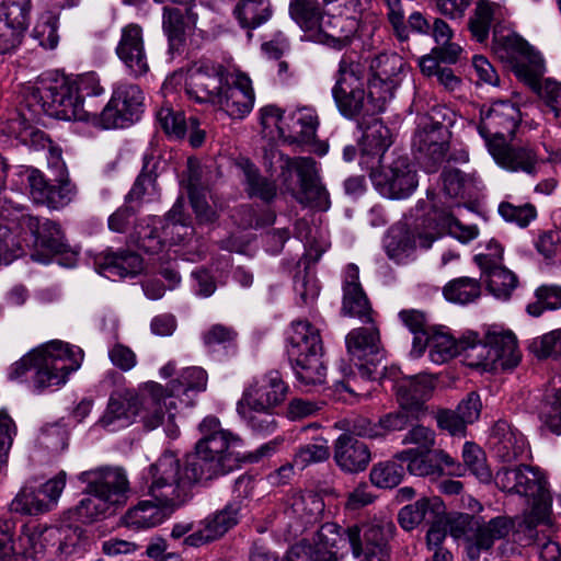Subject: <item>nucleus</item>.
Masks as SVG:
<instances>
[{"instance_id":"48","label":"nucleus","mask_w":561,"mask_h":561,"mask_svg":"<svg viewBox=\"0 0 561 561\" xmlns=\"http://www.w3.org/2000/svg\"><path fill=\"white\" fill-rule=\"evenodd\" d=\"M234 15L243 28L254 30L272 16L271 0H239Z\"/></svg>"},{"instance_id":"28","label":"nucleus","mask_w":561,"mask_h":561,"mask_svg":"<svg viewBox=\"0 0 561 561\" xmlns=\"http://www.w3.org/2000/svg\"><path fill=\"white\" fill-rule=\"evenodd\" d=\"M424 351L428 348V357L434 364H444L468 350H474L478 334L469 332L456 341L446 328L433 327L424 333Z\"/></svg>"},{"instance_id":"41","label":"nucleus","mask_w":561,"mask_h":561,"mask_svg":"<svg viewBox=\"0 0 561 561\" xmlns=\"http://www.w3.org/2000/svg\"><path fill=\"white\" fill-rule=\"evenodd\" d=\"M434 386V378L427 374L403 377L397 383V396L401 408L420 411Z\"/></svg>"},{"instance_id":"38","label":"nucleus","mask_w":561,"mask_h":561,"mask_svg":"<svg viewBox=\"0 0 561 561\" xmlns=\"http://www.w3.org/2000/svg\"><path fill=\"white\" fill-rule=\"evenodd\" d=\"M324 510L322 499L314 492H296L287 500L285 515L293 520L295 531L316 522Z\"/></svg>"},{"instance_id":"23","label":"nucleus","mask_w":561,"mask_h":561,"mask_svg":"<svg viewBox=\"0 0 561 561\" xmlns=\"http://www.w3.org/2000/svg\"><path fill=\"white\" fill-rule=\"evenodd\" d=\"M288 386L277 370H270L254 377L244 388L237 404H245L254 409H275L287 396Z\"/></svg>"},{"instance_id":"45","label":"nucleus","mask_w":561,"mask_h":561,"mask_svg":"<svg viewBox=\"0 0 561 561\" xmlns=\"http://www.w3.org/2000/svg\"><path fill=\"white\" fill-rule=\"evenodd\" d=\"M542 426L556 435H561V377L553 378L546 389L539 405Z\"/></svg>"},{"instance_id":"47","label":"nucleus","mask_w":561,"mask_h":561,"mask_svg":"<svg viewBox=\"0 0 561 561\" xmlns=\"http://www.w3.org/2000/svg\"><path fill=\"white\" fill-rule=\"evenodd\" d=\"M156 164L153 158L145 156L142 170L127 195L128 202H153L158 198Z\"/></svg>"},{"instance_id":"34","label":"nucleus","mask_w":561,"mask_h":561,"mask_svg":"<svg viewBox=\"0 0 561 561\" xmlns=\"http://www.w3.org/2000/svg\"><path fill=\"white\" fill-rule=\"evenodd\" d=\"M488 150L496 164L507 171L528 174L536 172L538 158L529 147H513L506 140H496L489 142Z\"/></svg>"},{"instance_id":"21","label":"nucleus","mask_w":561,"mask_h":561,"mask_svg":"<svg viewBox=\"0 0 561 561\" xmlns=\"http://www.w3.org/2000/svg\"><path fill=\"white\" fill-rule=\"evenodd\" d=\"M520 119V111L515 104L496 101L481 110L478 131L488 147L490 141H503L513 136Z\"/></svg>"},{"instance_id":"26","label":"nucleus","mask_w":561,"mask_h":561,"mask_svg":"<svg viewBox=\"0 0 561 561\" xmlns=\"http://www.w3.org/2000/svg\"><path fill=\"white\" fill-rule=\"evenodd\" d=\"M363 130L359 139V164L363 169L371 171L380 168L382 158L392 145V134L381 119L374 118L369 123H360Z\"/></svg>"},{"instance_id":"39","label":"nucleus","mask_w":561,"mask_h":561,"mask_svg":"<svg viewBox=\"0 0 561 561\" xmlns=\"http://www.w3.org/2000/svg\"><path fill=\"white\" fill-rule=\"evenodd\" d=\"M512 528V520L505 516H496L488 523L478 518L472 542L467 547L469 558L477 559L481 550H489L495 540L505 538Z\"/></svg>"},{"instance_id":"57","label":"nucleus","mask_w":561,"mask_h":561,"mask_svg":"<svg viewBox=\"0 0 561 561\" xmlns=\"http://www.w3.org/2000/svg\"><path fill=\"white\" fill-rule=\"evenodd\" d=\"M396 456L393 459L379 462L370 470V481L374 485L381 489H391L397 486L403 479L405 469Z\"/></svg>"},{"instance_id":"7","label":"nucleus","mask_w":561,"mask_h":561,"mask_svg":"<svg viewBox=\"0 0 561 561\" xmlns=\"http://www.w3.org/2000/svg\"><path fill=\"white\" fill-rule=\"evenodd\" d=\"M287 355L300 386L322 385L327 377L320 331L307 320L293 321L287 336Z\"/></svg>"},{"instance_id":"16","label":"nucleus","mask_w":561,"mask_h":561,"mask_svg":"<svg viewBox=\"0 0 561 561\" xmlns=\"http://www.w3.org/2000/svg\"><path fill=\"white\" fill-rule=\"evenodd\" d=\"M65 486V471L59 472L39 486L26 483L11 501L9 510L12 513L30 516L47 513L57 506Z\"/></svg>"},{"instance_id":"32","label":"nucleus","mask_w":561,"mask_h":561,"mask_svg":"<svg viewBox=\"0 0 561 561\" xmlns=\"http://www.w3.org/2000/svg\"><path fill=\"white\" fill-rule=\"evenodd\" d=\"M319 116L312 106H298L286 117V127L280 128V137L297 145H312L317 138Z\"/></svg>"},{"instance_id":"9","label":"nucleus","mask_w":561,"mask_h":561,"mask_svg":"<svg viewBox=\"0 0 561 561\" xmlns=\"http://www.w3.org/2000/svg\"><path fill=\"white\" fill-rule=\"evenodd\" d=\"M495 483L502 491L531 500L530 510L524 519L528 528L549 520L551 497L546 488L547 482L538 469L528 466L503 467L495 474Z\"/></svg>"},{"instance_id":"30","label":"nucleus","mask_w":561,"mask_h":561,"mask_svg":"<svg viewBox=\"0 0 561 561\" xmlns=\"http://www.w3.org/2000/svg\"><path fill=\"white\" fill-rule=\"evenodd\" d=\"M373 77L368 81L370 85L379 91L387 93L385 100L392 99L394 90L402 81L407 70V62L397 53L379 54L371 62Z\"/></svg>"},{"instance_id":"43","label":"nucleus","mask_w":561,"mask_h":561,"mask_svg":"<svg viewBox=\"0 0 561 561\" xmlns=\"http://www.w3.org/2000/svg\"><path fill=\"white\" fill-rule=\"evenodd\" d=\"M503 16L502 7L489 0H478L469 18L468 26L471 36L479 43H485L491 25Z\"/></svg>"},{"instance_id":"25","label":"nucleus","mask_w":561,"mask_h":561,"mask_svg":"<svg viewBox=\"0 0 561 561\" xmlns=\"http://www.w3.org/2000/svg\"><path fill=\"white\" fill-rule=\"evenodd\" d=\"M255 93L250 77L243 72L236 71L230 73L226 84L219 94V106L229 117L242 119L253 110Z\"/></svg>"},{"instance_id":"18","label":"nucleus","mask_w":561,"mask_h":561,"mask_svg":"<svg viewBox=\"0 0 561 561\" xmlns=\"http://www.w3.org/2000/svg\"><path fill=\"white\" fill-rule=\"evenodd\" d=\"M344 548L341 527L327 523L317 533L313 545L305 540L294 545L284 561H339V553Z\"/></svg>"},{"instance_id":"6","label":"nucleus","mask_w":561,"mask_h":561,"mask_svg":"<svg viewBox=\"0 0 561 561\" xmlns=\"http://www.w3.org/2000/svg\"><path fill=\"white\" fill-rule=\"evenodd\" d=\"M142 490L153 500L163 501L174 507L190 497L192 486L201 482L196 470L188 465L187 457L181 462L175 454L165 451L142 473Z\"/></svg>"},{"instance_id":"37","label":"nucleus","mask_w":561,"mask_h":561,"mask_svg":"<svg viewBox=\"0 0 561 561\" xmlns=\"http://www.w3.org/2000/svg\"><path fill=\"white\" fill-rule=\"evenodd\" d=\"M99 274L108 279H121L135 276L142 270L141 257L130 251H106L100 253L94 261Z\"/></svg>"},{"instance_id":"15","label":"nucleus","mask_w":561,"mask_h":561,"mask_svg":"<svg viewBox=\"0 0 561 561\" xmlns=\"http://www.w3.org/2000/svg\"><path fill=\"white\" fill-rule=\"evenodd\" d=\"M144 94L133 83H117L112 96L100 114H93L94 126L111 129L125 128L136 121L142 112Z\"/></svg>"},{"instance_id":"29","label":"nucleus","mask_w":561,"mask_h":561,"mask_svg":"<svg viewBox=\"0 0 561 561\" xmlns=\"http://www.w3.org/2000/svg\"><path fill=\"white\" fill-rule=\"evenodd\" d=\"M431 231L417 234L419 245L428 249L442 232H448L462 243H467L478 237L476 226L461 225L448 208H433L428 214Z\"/></svg>"},{"instance_id":"11","label":"nucleus","mask_w":561,"mask_h":561,"mask_svg":"<svg viewBox=\"0 0 561 561\" xmlns=\"http://www.w3.org/2000/svg\"><path fill=\"white\" fill-rule=\"evenodd\" d=\"M280 169L286 188L298 203L319 210L330 207L329 193L320 183L317 162L312 158H283Z\"/></svg>"},{"instance_id":"3","label":"nucleus","mask_w":561,"mask_h":561,"mask_svg":"<svg viewBox=\"0 0 561 561\" xmlns=\"http://www.w3.org/2000/svg\"><path fill=\"white\" fill-rule=\"evenodd\" d=\"M13 228L32 237L31 257L35 262L48 264L69 248L59 224L16 209L7 225L0 224V264H9L21 254L22 243L13 236Z\"/></svg>"},{"instance_id":"51","label":"nucleus","mask_w":561,"mask_h":561,"mask_svg":"<svg viewBox=\"0 0 561 561\" xmlns=\"http://www.w3.org/2000/svg\"><path fill=\"white\" fill-rule=\"evenodd\" d=\"M444 297L454 304L467 305L481 295V284L472 277H459L448 282L443 288Z\"/></svg>"},{"instance_id":"20","label":"nucleus","mask_w":561,"mask_h":561,"mask_svg":"<svg viewBox=\"0 0 561 561\" xmlns=\"http://www.w3.org/2000/svg\"><path fill=\"white\" fill-rule=\"evenodd\" d=\"M449 131L447 126L425 117L421 121L413 140L412 147L416 159L430 170L445 160L448 150Z\"/></svg>"},{"instance_id":"62","label":"nucleus","mask_w":561,"mask_h":561,"mask_svg":"<svg viewBox=\"0 0 561 561\" xmlns=\"http://www.w3.org/2000/svg\"><path fill=\"white\" fill-rule=\"evenodd\" d=\"M44 549L42 531L35 526H23L18 539L15 556L22 554L26 559L37 560L43 554Z\"/></svg>"},{"instance_id":"50","label":"nucleus","mask_w":561,"mask_h":561,"mask_svg":"<svg viewBox=\"0 0 561 561\" xmlns=\"http://www.w3.org/2000/svg\"><path fill=\"white\" fill-rule=\"evenodd\" d=\"M289 14L300 28L316 32L325 12L317 0H290Z\"/></svg>"},{"instance_id":"53","label":"nucleus","mask_w":561,"mask_h":561,"mask_svg":"<svg viewBox=\"0 0 561 561\" xmlns=\"http://www.w3.org/2000/svg\"><path fill=\"white\" fill-rule=\"evenodd\" d=\"M188 193L193 210L201 222H213L217 217V213L209 205L206 191L196 187L198 175L192 160H188Z\"/></svg>"},{"instance_id":"14","label":"nucleus","mask_w":561,"mask_h":561,"mask_svg":"<svg viewBox=\"0 0 561 561\" xmlns=\"http://www.w3.org/2000/svg\"><path fill=\"white\" fill-rule=\"evenodd\" d=\"M394 530L392 522L379 520L341 528V535L345 538V545L348 542L351 546L355 558L364 556L363 561H389L388 542Z\"/></svg>"},{"instance_id":"5","label":"nucleus","mask_w":561,"mask_h":561,"mask_svg":"<svg viewBox=\"0 0 561 561\" xmlns=\"http://www.w3.org/2000/svg\"><path fill=\"white\" fill-rule=\"evenodd\" d=\"M163 396L164 387L154 381L147 382L140 393L131 389L114 392L98 424L116 432L129 426L139 415L147 430H154L162 422L160 400Z\"/></svg>"},{"instance_id":"55","label":"nucleus","mask_w":561,"mask_h":561,"mask_svg":"<svg viewBox=\"0 0 561 561\" xmlns=\"http://www.w3.org/2000/svg\"><path fill=\"white\" fill-rule=\"evenodd\" d=\"M489 291L497 299L507 300L517 287L516 275L501 265L483 272Z\"/></svg>"},{"instance_id":"64","label":"nucleus","mask_w":561,"mask_h":561,"mask_svg":"<svg viewBox=\"0 0 561 561\" xmlns=\"http://www.w3.org/2000/svg\"><path fill=\"white\" fill-rule=\"evenodd\" d=\"M112 507L96 494L88 493V496L83 497L76 506L75 515L79 522L90 524L106 516Z\"/></svg>"},{"instance_id":"13","label":"nucleus","mask_w":561,"mask_h":561,"mask_svg":"<svg viewBox=\"0 0 561 561\" xmlns=\"http://www.w3.org/2000/svg\"><path fill=\"white\" fill-rule=\"evenodd\" d=\"M493 51L503 60L514 62L517 77L531 85L538 83L543 75V60L534 51L529 44L513 32L504 33L497 28L493 31Z\"/></svg>"},{"instance_id":"12","label":"nucleus","mask_w":561,"mask_h":561,"mask_svg":"<svg viewBox=\"0 0 561 561\" xmlns=\"http://www.w3.org/2000/svg\"><path fill=\"white\" fill-rule=\"evenodd\" d=\"M253 479L242 474L234 481L233 493L236 499L229 502L222 510L209 515L203 522V527L188 535L184 543L191 547H199L222 537L229 529L236 526L242 511L243 500L252 494Z\"/></svg>"},{"instance_id":"24","label":"nucleus","mask_w":561,"mask_h":561,"mask_svg":"<svg viewBox=\"0 0 561 561\" xmlns=\"http://www.w3.org/2000/svg\"><path fill=\"white\" fill-rule=\"evenodd\" d=\"M79 479L87 483L88 493L96 494L111 506L124 504L129 483L125 471L119 468H102L84 471Z\"/></svg>"},{"instance_id":"27","label":"nucleus","mask_w":561,"mask_h":561,"mask_svg":"<svg viewBox=\"0 0 561 561\" xmlns=\"http://www.w3.org/2000/svg\"><path fill=\"white\" fill-rule=\"evenodd\" d=\"M474 350L482 358L484 366H500L504 369L515 367L520 355L517 347L516 336L511 331H489L485 342L478 339Z\"/></svg>"},{"instance_id":"36","label":"nucleus","mask_w":561,"mask_h":561,"mask_svg":"<svg viewBox=\"0 0 561 561\" xmlns=\"http://www.w3.org/2000/svg\"><path fill=\"white\" fill-rule=\"evenodd\" d=\"M342 311L346 316L358 318L362 322L373 321L370 304L359 283V270L354 264L345 268Z\"/></svg>"},{"instance_id":"8","label":"nucleus","mask_w":561,"mask_h":561,"mask_svg":"<svg viewBox=\"0 0 561 561\" xmlns=\"http://www.w3.org/2000/svg\"><path fill=\"white\" fill-rule=\"evenodd\" d=\"M366 81L362 76L359 65L348 62L344 59L340 61L336 82L332 88V96L339 112L348 119L359 115H376L386 108L387 93H379L368 82V89H365Z\"/></svg>"},{"instance_id":"58","label":"nucleus","mask_w":561,"mask_h":561,"mask_svg":"<svg viewBox=\"0 0 561 561\" xmlns=\"http://www.w3.org/2000/svg\"><path fill=\"white\" fill-rule=\"evenodd\" d=\"M399 317L414 335L411 354L414 357H420L424 353L423 339L425 334L423 335V333L432 328L427 323L426 316L419 310L411 309L400 311Z\"/></svg>"},{"instance_id":"56","label":"nucleus","mask_w":561,"mask_h":561,"mask_svg":"<svg viewBox=\"0 0 561 561\" xmlns=\"http://www.w3.org/2000/svg\"><path fill=\"white\" fill-rule=\"evenodd\" d=\"M207 386V373L201 367H187L182 370L179 378L173 380L167 396L176 399L181 393L188 391H204Z\"/></svg>"},{"instance_id":"22","label":"nucleus","mask_w":561,"mask_h":561,"mask_svg":"<svg viewBox=\"0 0 561 561\" xmlns=\"http://www.w3.org/2000/svg\"><path fill=\"white\" fill-rule=\"evenodd\" d=\"M115 53L129 77L139 79L150 71L144 31L139 24L129 23L122 27Z\"/></svg>"},{"instance_id":"19","label":"nucleus","mask_w":561,"mask_h":561,"mask_svg":"<svg viewBox=\"0 0 561 561\" xmlns=\"http://www.w3.org/2000/svg\"><path fill=\"white\" fill-rule=\"evenodd\" d=\"M152 226L150 229L138 232L140 247L149 253H157L167 242H181L193 232V229L185 224L183 205L180 202L173 205L164 221L153 218Z\"/></svg>"},{"instance_id":"2","label":"nucleus","mask_w":561,"mask_h":561,"mask_svg":"<svg viewBox=\"0 0 561 561\" xmlns=\"http://www.w3.org/2000/svg\"><path fill=\"white\" fill-rule=\"evenodd\" d=\"M83 351L58 340H54L33 348L8 369V378L23 381L32 374L31 380L35 390L43 391L67 382L68 376L80 368Z\"/></svg>"},{"instance_id":"33","label":"nucleus","mask_w":561,"mask_h":561,"mask_svg":"<svg viewBox=\"0 0 561 561\" xmlns=\"http://www.w3.org/2000/svg\"><path fill=\"white\" fill-rule=\"evenodd\" d=\"M333 458L337 467L345 472L364 471L370 462L368 446L352 434H341L334 442Z\"/></svg>"},{"instance_id":"46","label":"nucleus","mask_w":561,"mask_h":561,"mask_svg":"<svg viewBox=\"0 0 561 561\" xmlns=\"http://www.w3.org/2000/svg\"><path fill=\"white\" fill-rule=\"evenodd\" d=\"M383 247L389 259L405 263L414 253L416 238L404 226H394L388 231Z\"/></svg>"},{"instance_id":"54","label":"nucleus","mask_w":561,"mask_h":561,"mask_svg":"<svg viewBox=\"0 0 561 561\" xmlns=\"http://www.w3.org/2000/svg\"><path fill=\"white\" fill-rule=\"evenodd\" d=\"M396 458L407 463V470L412 476H439L438 465L434 463L431 451H416L414 448H409L398 453Z\"/></svg>"},{"instance_id":"61","label":"nucleus","mask_w":561,"mask_h":561,"mask_svg":"<svg viewBox=\"0 0 561 561\" xmlns=\"http://www.w3.org/2000/svg\"><path fill=\"white\" fill-rule=\"evenodd\" d=\"M243 172L251 196H256L264 202H271L276 196V185L259 174L257 169L250 162L243 165Z\"/></svg>"},{"instance_id":"35","label":"nucleus","mask_w":561,"mask_h":561,"mask_svg":"<svg viewBox=\"0 0 561 561\" xmlns=\"http://www.w3.org/2000/svg\"><path fill=\"white\" fill-rule=\"evenodd\" d=\"M175 508L163 501L142 500L127 510L123 523L133 530L150 529L170 518Z\"/></svg>"},{"instance_id":"40","label":"nucleus","mask_w":561,"mask_h":561,"mask_svg":"<svg viewBox=\"0 0 561 561\" xmlns=\"http://www.w3.org/2000/svg\"><path fill=\"white\" fill-rule=\"evenodd\" d=\"M493 449L503 462H512L524 458L528 451V443L523 433L511 427L506 422H499L494 428Z\"/></svg>"},{"instance_id":"1","label":"nucleus","mask_w":561,"mask_h":561,"mask_svg":"<svg viewBox=\"0 0 561 561\" xmlns=\"http://www.w3.org/2000/svg\"><path fill=\"white\" fill-rule=\"evenodd\" d=\"M103 93L104 88L95 72L75 78L47 73L24 88L23 101L35 116L46 114L58 119L94 125V113L84 110L83 99Z\"/></svg>"},{"instance_id":"44","label":"nucleus","mask_w":561,"mask_h":561,"mask_svg":"<svg viewBox=\"0 0 561 561\" xmlns=\"http://www.w3.org/2000/svg\"><path fill=\"white\" fill-rule=\"evenodd\" d=\"M445 506L438 496L421 497L413 504L403 506L398 514V522L405 530L417 527L426 516H438L444 513Z\"/></svg>"},{"instance_id":"31","label":"nucleus","mask_w":561,"mask_h":561,"mask_svg":"<svg viewBox=\"0 0 561 561\" xmlns=\"http://www.w3.org/2000/svg\"><path fill=\"white\" fill-rule=\"evenodd\" d=\"M224 87V79L219 69L213 66L192 68L185 81L187 96L197 103L215 105L219 101V94Z\"/></svg>"},{"instance_id":"49","label":"nucleus","mask_w":561,"mask_h":561,"mask_svg":"<svg viewBox=\"0 0 561 561\" xmlns=\"http://www.w3.org/2000/svg\"><path fill=\"white\" fill-rule=\"evenodd\" d=\"M437 47L432 50L433 55L448 64H455L461 53V47L451 42L454 32L449 24L440 18H435L431 24V33Z\"/></svg>"},{"instance_id":"59","label":"nucleus","mask_w":561,"mask_h":561,"mask_svg":"<svg viewBox=\"0 0 561 561\" xmlns=\"http://www.w3.org/2000/svg\"><path fill=\"white\" fill-rule=\"evenodd\" d=\"M56 185H51L42 205L60 209L69 205L77 196L78 190L67 175H58Z\"/></svg>"},{"instance_id":"52","label":"nucleus","mask_w":561,"mask_h":561,"mask_svg":"<svg viewBox=\"0 0 561 561\" xmlns=\"http://www.w3.org/2000/svg\"><path fill=\"white\" fill-rule=\"evenodd\" d=\"M239 416L255 433L262 435L273 434L277 430L274 409H254L245 404H237Z\"/></svg>"},{"instance_id":"60","label":"nucleus","mask_w":561,"mask_h":561,"mask_svg":"<svg viewBox=\"0 0 561 561\" xmlns=\"http://www.w3.org/2000/svg\"><path fill=\"white\" fill-rule=\"evenodd\" d=\"M32 145L46 152L48 167L57 172L58 175H67L66 164L62 160V150L53 144L51 139L43 131L36 130L31 134Z\"/></svg>"},{"instance_id":"4","label":"nucleus","mask_w":561,"mask_h":561,"mask_svg":"<svg viewBox=\"0 0 561 561\" xmlns=\"http://www.w3.org/2000/svg\"><path fill=\"white\" fill-rule=\"evenodd\" d=\"M199 432L202 437L195 451L186 457L202 481L227 474L239 467L241 459L236 450L241 446L239 436L221 428L219 420L211 415L201 422Z\"/></svg>"},{"instance_id":"42","label":"nucleus","mask_w":561,"mask_h":561,"mask_svg":"<svg viewBox=\"0 0 561 561\" xmlns=\"http://www.w3.org/2000/svg\"><path fill=\"white\" fill-rule=\"evenodd\" d=\"M356 31V21L343 15L324 14L321 25L317 27L320 41L335 49H342L350 44Z\"/></svg>"},{"instance_id":"10","label":"nucleus","mask_w":561,"mask_h":561,"mask_svg":"<svg viewBox=\"0 0 561 561\" xmlns=\"http://www.w3.org/2000/svg\"><path fill=\"white\" fill-rule=\"evenodd\" d=\"M345 343L350 359L354 363L357 373L352 368H342L347 380L341 381L340 386L350 393L367 398L371 387L365 393H357L354 387L358 377L370 381L376 379L377 366L383 357L379 331L375 327L353 329L346 335Z\"/></svg>"},{"instance_id":"17","label":"nucleus","mask_w":561,"mask_h":561,"mask_svg":"<svg viewBox=\"0 0 561 561\" xmlns=\"http://www.w3.org/2000/svg\"><path fill=\"white\" fill-rule=\"evenodd\" d=\"M369 173L375 188L390 199H405L419 185L416 171L407 157H399L388 167L371 170Z\"/></svg>"},{"instance_id":"63","label":"nucleus","mask_w":561,"mask_h":561,"mask_svg":"<svg viewBox=\"0 0 561 561\" xmlns=\"http://www.w3.org/2000/svg\"><path fill=\"white\" fill-rule=\"evenodd\" d=\"M58 28V16L47 12L38 19L33 30V36L45 49H55L59 43Z\"/></svg>"}]
</instances>
